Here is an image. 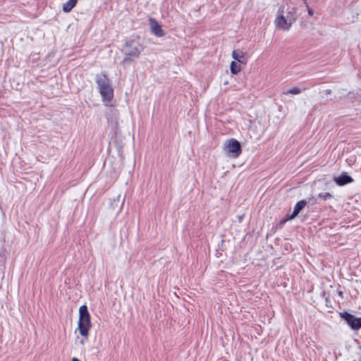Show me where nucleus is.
Masks as SVG:
<instances>
[{"label": "nucleus", "mask_w": 361, "mask_h": 361, "mask_svg": "<svg viewBox=\"0 0 361 361\" xmlns=\"http://www.w3.org/2000/svg\"><path fill=\"white\" fill-rule=\"evenodd\" d=\"M96 83L104 105L107 106H112L111 103L114 94L109 78L105 73H102L96 76Z\"/></svg>", "instance_id": "1"}, {"label": "nucleus", "mask_w": 361, "mask_h": 361, "mask_svg": "<svg viewBox=\"0 0 361 361\" xmlns=\"http://www.w3.org/2000/svg\"><path fill=\"white\" fill-rule=\"evenodd\" d=\"M295 16L296 8H292L291 10L287 13L286 16H285L284 6H282L277 11V16L274 20V25L280 30H288L296 20Z\"/></svg>", "instance_id": "2"}, {"label": "nucleus", "mask_w": 361, "mask_h": 361, "mask_svg": "<svg viewBox=\"0 0 361 361\" xmlns=\"http://www.w3.org/2000/svg\"><path fill=\"white\" fill-rule=\"evenodd\" d=\"M90 314L86 305H82L79 308L78 330L80 334L87 337L91 328Z\"/></svg>", "instance_id": "3"}, {"label": "nucleus", "mask_w": 361, "mask_h": 361, "mask_svg": "<svg viewBox=\"0 0 361 361\" xmlns=\"http://www.w3.org/2000/svg\"><path fill=\"white\" fill-rule=\"evenodd\" d=\"M125 47L129 48V50L126 52L123 62L133 61L135 59H137L143 49L139 42H135L133 40L127 41Z\"/></svg>", "instance_id": "4"}, {"label": "nucleus", "mask_w": 361, "mask_h": 361, "mask_svg": "<svg viewBox=\"0 0 361 361\" xmlns=\"http://www.w3.org/2000/svg\"><path fill=\"white\" fill-rule=\"evenodd\" d=\"M224 149L234 158H238L242 152L240 142L234 138H231L225 142Z\"/></svg>", "instance_id": "5"}, {"label": "nucleus", "mask_w": 361, "mask_h": 361, "mask_svg": "<svg viewBox=\"0 0 361 361\" xmlns=\"http://www.w3.org/2000/svg\"><path fill=\"white\" fill-rule=\"evenodd\" d=\"M340 317L346 322L353 330H358L361 328V318L355 317L347 312H341Z\"/></svg>", "instance_id": "6"}, {"label": "nucleus", "mask_w": 361, "mask_h": 361, "mask_svg": "<svg viewBox=\"0 0 361 361\" xmlns=\"http://www.w3.org/2000/svg\"><path fill=\"white\" fill-rule=\"evenodd\" d=\"M149 22L152 32L154 35L159 37H164L165 35V32L162 29L161 26L155 19L149 18Z\"/></svg>", "instance_id": "7"}, {"label": "nucleus", "mask_w": 361, "mask_h": 361, "mask_svg": "<svg viewBox=\"0 0 361 361\" xmlns=\"http://www.w3.org/2000/svg\"><path fill=\"white\" fill-rule=\"evenodd\" d=\"M335 183L339 186H343L346 184L350 183L353 179L347 174V173H342L339 176L334 178Z\"/></svg>", "instance_id": "8"}, {"label": "nucleus", "mask_w": 361, "mask_h": 361, "mask_svg": "<svg viewBox=\"0 0 361 361\" xmlns=\"http://www.w3.org/2000/svg\"><path fill=\"white\" fill-rule=\"evenodd\" d=\"M245 55L246 54L240 49H235L232 51L233 59L243 64H246L247 62V57Z\"/></svg>", "instance_id": "9"}, {"label": "nucleus", "mask_w": 361, "mask_h": 361, "mask_svg": "<svg viewBox=\"0 0 361 361\" xmlns=\"http://www.w3.org/2000/svg\"><path fill=\"white\" fill-rule=\"evenodd\" d=\"M306 204H307L306 200H302L298 202L294 207L293 212L288 217V219H293L306 206Z\"/></svg>", "instance_id": "10"}, {"label": "nucleus", "mask_w": 361, "mask_h": 361, "mask_svg": "<svg viewBox=\"0 0 361 361\" xmlns=\"http://www.w3.org/2000/svg\"><path fill=\"white\" fill-rule=\"evenodd\" d=\"M78 0H68L63 5V11L70 12L77 4Z\"/></svg>", "instance_id": "11"}, {"label": "nucleus", "mask_w": 361, "mask_h": 361, "mask_svg": "<svg viewBox=\"0 0 361 361\" xmlns=\"http://www.w3.org/2000/svg\"><path fill=\"white\" fill-rule=\"evenodd\" d=\"M230 70L232 74L235 75L242 71V67L240 65H238L235 61H232L230 64Z\"/></svg>", "instance_id": "12"}, {"label": "nucleus", "mask_w": 361, "mask_h": 361, "mask_svg": "<svg viewBox=\"0 0 361 361\" xmlns=\"http://www.w3.org/2000/svg\"><path fill=\"white\" fill-rule=\"evenodd\" d=\"M301 92V90L298 87H293L291 89L288 90L285 94H298Z\"/></svg>", "instance_id": "13"}, {"label": "nucleus", "mask_w": 361, "mask_h": 361, "mask_svg": "<svg viewBox=\"0 0 361 361\" xmlns=\"http://www.w3.org/2000/svg\"><path fill=\"white\" fill-rule=\"evenodd\" d=\"M319 197L323 199L324 200H327L332 197V195L329 192L319 193Z\"/></svg>", "instance_id": "14"}, {"label": "nucleus", "mask_w": 361, "mask_h": 361, "mask_svg": "<svg viewBox=\"0 0 361 361\" xmlns=\"http://www.w3.org/2000/svg\"><path fill=\"white\" fill-rule=\"evenodd\" d=\"M306 6L307 8L308 14L311 16H313V11L309 7L308 4H307Z\"/></svg>", "instance_id": "15"}, {"label": "nucleus", "mask_w": 361, "mask_h": 361, "mask_svg": "<svg viewBox=\"0 0 361 361\" xmlns=\"http://www.w3.org/2000/svg\"><path fill=\"white\" fill-rule=\"evenodd\" d=\"M72 361H80V360L76 357H73Z\"/></svg>", "instance_id": "16"}, {"label": "nucleus", "mask_w": 361, "mask_h": 361, "mask_svg": "<svg viewBox=\"0 0 361 361\" xmlns=\"http://www.w3.org/2000/svg\"><path fill=\"white\" fill-rule=\"evenodd\" d=\"M339 293V295H340L341 296H342V294H343V292H342V291H339V293Z\"/></svg>", "instance_id": "17"}, {"label": "nucleus", "mask_w": 361, "mask_h": 361, "mask_svg": "<svg viewBox=\"0 0 361 361\" xmlns=\"http://www.w3.org/2000/svg\"><path fill=\"white\" fill-rule=\"evenodd\" d=\"M303 1H305V4H306V5H307V0H303Z\"/></svg>", "instance_id": "18"}, {"label": "nucleus", "mask_w": 361, "mask_h": 361, "mask_svg": "<svg viewBox=\"0 0 361 361\" xmlns=\"http://www.w3.org/2000/svg\"><path fill=\"white\" fill-rule=\"evenodd\" d=\"M358 361H361V359H360Z\"/></svg>", "instance_id": "19"}]
</instances>
